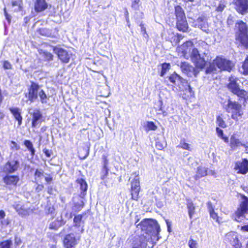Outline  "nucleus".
Listing matches in <instances>:
<instances>
[{
	"mask_svg": "<svg viewBox=\"0 0 248 248\" xmlns=\"http://www.w3.org/2000/svg\"><path fill=\"white\" fill-rule=\"evenodd\" d=\"M235 66L232 61L226 59L222 56H217L212 63L207 67L205 70L206 74H216L217 68L220 71H225L230 72Z\"/></svg>",
	"mask_w": 248,
	"mask_h": 248,
	"instance_id": "nucleus-1",
	"label": "nucleus"
},
{
	"mask_svg": "<svg viewBox=\"0 0 248 248\" xmlns=\"http://www.w3.org/2000/svg\"><path fill=\"white\" fill-rule=\"evenodd\" d=\"M235 41L240 45L248 48V26L242 20L236 21L234 26Z\"/></svg>",
	"mask_w": 248,
	"mask_h": 248,
	"instance_id": "nucleus-2",
	"label": "nucleus"
},
{
	"mask_svg": "<svg viewBox=\"0 0 248 248\" xmlns=\"http://www.w3.org/2000/svg\"><path fill=\"white\" fill-rule=\"evenodd\" d=\"M25 96L31 103L36 100L38 96L42 103H46L48 99L45 91L43 89L40 90V86L38 83L33 81H31V84L28 88V92Z\"/></svg>",
	"mask_w": 248,
	"mask_h": 248,
	"instance_id": "nucleus-3",
	"label": "nucleus"
},
{
	"mask_svg": "<svg viewBox=\"0 0 248 248\" xmlns=\"http://www.w3.org/2000/svg\"><path fill=\"white\" fill-rule=\"evenodd\" d=\"M229 82L227 84V88L233 94L236 95L239 100L246 102L248 100V93L244 89H240L237 79L236 78L230 77Z\"/></svg>",
	"mask_w": 248,
	"mask_h": 248,
	"instance_id": "nucleus-4",
	"label": "nucleus"
},
{
	"mask_svg": "<svg viewBox=\"0 0 248 248\" xmlns=\"http://www.w3.org/2000/svg\"><path fill=\"white\" fill-rule=\"evenodd\" d=\"M225 109L228 113H232L231 118L235 121H238L243 114L242 105L237 101H233L228 99Z\"/></svg>",
	"mask_w": 248,
	"mask_h": 248,
	"instance_id": "nucleus-5",
	"label": "nucleus"
},
{
	"mask_svg": "<svg viewBox=\"0 0 248 248\" xmlns=\"http://www.w3.org/2000/svg\"><path fill=\"white\" fill-rule=\"evenodd\" d=\"M248 211V198L244 196L243 201L240 203L233 215L234 219L237 222H241L245 217V214Z\"/></svg>",
	"mask_w": 248,
	"mask_h": 248,
	"instance_id": "nucleus-6",
	"label": "nucleus"
},
{
	"mask_svg": "<svg viewBox=\"0 0 248 248\" xmlns=\"http://www.w3.org/2000/svg\"><path fill=\"white\" fill-rule=\"evenodd\" d=\"M52 50L62 63L65 64L70 62L72 53L68 50L55 46H52Z\"/></svg>",
	"mask_w": 248,
	"mask_h": 248,
	"instance_id": "nucleus-7",
	"label": "nucleus"
},
{
	"mask_svg": "<svg viewBox=\"0 0 248 248\" xmlns=\"http://www.w3.org/2000/svg\"><path fill=\"white\" fill-rule=\"evenodd\" d=\"M191 59L195 66L194 68L198 70L203 69L206 65V61L203 57H201L197 48L193 49Z\"/></svg>",
	"mask_w": 248,
	"mask_h": 248,
	"instance_id": "nucleus-8",
	"label": "nucleus"
},
{
	"mask_svg": "<svg viewBox=\"0 0 248 248\" xmlns=\"http://www.w3.org/2000/svg\"><path fill=\"white\" fill-rule=\"evenodd\" d=\"M140 181L138 178H134L130 182V193L131 199L138 201L140 199Z\"/></svg>",
	"mask_w": 248,
	"mask_h": 248,
	"instance_id": "nucleus-9",
	"label": "nucleus"
},
{
	"mask_svg": "<svg viewBox=\"0 0 248 248\" xmlns=\"http://www.w3.org/2000/svg\"><path fill=\"white\" fill-rule=\"evenodd\" d=\"M19 166L18 159H10L3 166L2 171L5 174H11L17 170Z\"/></svg>",
	"mask_w": 248,
	"mask_h": 248,
	"instance_id": "nucleus-10",
	"label": "nucleus"
},
{
	"mask_svg": "<svg viewBox=\"0 0 248 248\" xmlns=\"http://www.w3.org/2000/svg\"><path fill=\"white\" fill-rule=\"evenodd\" d=\"M31 127L33 128L39 126L44 121L43 116L39 109L36 108L30 113Z\"/></svg>",
	"mask_w": 248,
	"mask_h": 248,
	"instance_id": "nucleus-11",
	"label": "nucleus"
},
{
	"mask_svg": "<svg viewBox=\"0 0 248 248\" xmlns=\"http://www.w3.org/2000/svg\"><path fill=\"white\" fill-rule=\"evenodd\" d=\"M180 68L182 72L188 77H196L199 73V70L186 62H181Z\"/></svg>",
	"mask_w": 248,
	"mask_h": 248,
	"instance_id": "nucleus-12",
	"label": "nucleus"
},
{
	"mask_svg": "<svg viewBox=\"0 0 248 248\" xmlns=\"http://www.w3.org/2000/svg\"><path fill=\"white\" fill-rule=\"evenodd\" d=\"M233 3L239 14L245 15L248 13V0H234Z\"/></svg>",
	"mask_w": 248,
	"mask_h": 248,
	"instance_id": "nucleus-13",
	"label": "nucleus"
},
{
	"mask_svg": "<svg viewBox=\"0 0 248 248\" xmlns=\"http://www.w3.org/2000/svg\"><path fill=\"white\" fill-rule=\"evenodd\" d=\"M234 170L237 174L245 175L248 172V159L243 158L242 161H236L234 163Z\"/></svg>",
	"mask_w": 248,
	"mask_h": 248,
	"instance_id": "nucleus-14",
	"label": "nucleus"
},
{
	"mask_svg": "<svg viewBox=\"0 0 248 248\" xmlns=\"http://www.w3.org/2000/svg\"><path fill=\"white\" fill-rule=\"evenodd\" d=\"M64 248H75L78 242L76 237L72 233L66 234L62 240Z\"/></svg>",
	"mask_w": 248,
	"mask_h": 248,
	"instance_id": "nucleus-15",
	"label": "nucleus"
},
{
	"mask_svg": "<svg viewBox=\"0 0 248 248\" xmlns=\"http://www.w3.org/2000/svg\"><path fill=\"white\" fill-rule=\"evenodd\" d=\"M19 180V177L17 175L6 174L2 178L3 183L8 187L16 186Z\"/></svg>",
	"mask_w": 248,
	"mask_h": 248,
	"instance_id": "nucleus-16",
	"label": "nucleus"
},
{
	"mask_svg": "<svg viewBox=\"0 0 248 248\" xmlns=\"http://www.w3.org/2000/svg\"><path fill=\"white\" fill-rule=\"evenodd\" d=\"M225 240L235 248H241V244L239 242L238 237L234 232H229L227 233L225 237Z\"/></svg>",
	"mask_w": 248,
	"mask_h": 248,
	"instance_id": "nucleus-17",
	"label": "nucleus"
},
{
	"mask_svg": "<svg viewBox=\"0 0 248 248\" xmlns=\"http://www.w3.org/2000/svg\"><path fill=\"white\" fill-rule=\"evenodd\" d=\"M37 32L42 36L51 38H57L59 36V30L57 28L47 29L45 28H39Z\"/></svg>",
	"mask_w": 248,
	"mask_h": 248,
	"instance_id": "nucleus-18",
	"label": "nucleus"
},
{
	"mask_svg": "<svg viewBox=\"0 0 248 248\" xmlns=\"http://www.w3.org/2000/svg\"><path fill=\"white\" fill-rule=\"evenodd\" d=\"M193 43L191 40H188L183 43L177 47V51L181 53L185 58L187 56V54L190 52L191 47L193 46Z\"/></svg>",
	"mask_w": 248,
	"mask_h": 248,
	"instance_id": "nucleus-19",
	"label": "nucleus"
},
{
	"mask_svg": "<svg viewBox=\"0 0 248 248\" xmlns=\"http://www.w3.org/2000/svg\"><path fill=\"white\" fill-rule=\"evenodd\" d=\"M9 110L12 115L15 122L17 123V126L20 127L23 123L22 110L18 107H11Z\"/></svg>",
	"mask_w": 248,
	"mask_h": 248,
	"instance_id": "nucleus-20",
	"label": "nucleus"
},
{
	"mask_svg": "<svg viewBox=\"0 0 248 248\" xmlns=\"http://www.w3.org/2000/svg\"><path fill=\"white\" fill-rule=\"evenodd\" d=\"M86 214L85 212L81 214H78L75 216L73 219V226L78 228L79 233H82L84 231V221L83 220V217Z\"/></svg>",
	"mask_w": 248,
	"mask_h": 248,
	"instance_id": "nucleus-21",
	"label": "nucleus"
},
{
	"mask_svg": "<svg viewBox=\"0 0 248 248\" xmlns=\"http://www.w3.org/2000/svg\"><path fill=\"white\" fill-rule=\"evenodd\" d=\"M33 7L36 13H41L48 8V4L46 0H34Z\"/></svg>",
	"mask_w": 248,
	"mask_h": 248,
	"instance_id": "nucleus-22",
	"label": "nucleus"
},
{
	"mask_svg": "<svg viewBox=\"0 0 248 248\" xmlns=\"http://www.w3.org/2000/svg\"><path fill=\"white\" fill-rule=\"evenodd\" d=\"M176 28L178 31L186 32L188 31L189 26L186 17L176 19Z\"/></svg>",
	"mask_w": 248,
	"mask_h": 248,
	"instance_id": "nucleus-23",
	"label": "nucleus"
},
{
	"mask_svg": "<svg viewBox=\"0 0 248 248\" xmlns=\"http://www.w3.org/2000/svg\"><path fill=\"white\" fill-rule=\"evenodd\" d=\"M207 207L210 217L218 224H220L222 223L221 217H219L217 213L215 212L214 208L210 202H207Z\"/></svg>",
	"mask_w": 248,
	"mask_h": 248,
	"instance_id": "nucleus-24",
	"label": "nucleus"
},
{
	"mask_svg": "<svg viewBox=\"0 0 248 248\" xmlns=\"http://www.w3.org/2000/svg\"><path fill=\"white\" fill-rule=\"evenodd\" d=\"M230 146L232 150H234L237 147L242 146L247 147L245 144L242 143L238 139H237L234 135L231 137Z\"/></svg>",
	"mask_w": 248,
	"mask_h": 248,
	"instance_id": "nucleus-25",
	"label": "nucleus"
},
{
	"mask_svg": "<svg viewBox=\"0 0 248 248\" xmlns=\"http://www.w3.org/2000/svg\"><path fill=\"white\" fill-rule=\"evenodd\" d=\"M208 174V168L200 166L197 167L196 174L194 176V178L196 180H198L203 177H205Z\"/></svg>",
	"mask_w": 248,
	"mask_h": 248,
	"instance_id": "nucleus-26",
	"label": "nucleus"
},
{
	"mask_svg": "<svg viewBox=\"0 0 248 248\" xmlns=\"http://www.w3.org/2000/svg\"><path fill=\"white\" fill-rule=\"evenodd\" d=\"M174 15L176 17V20L186 17L184 9L181 6L178 5L174 7Z\"/></svg>",
	"mask_w": 248,
	"mask_h": 248,
	"instance_id": "nucleus-27",
	"label": "nucleus"
},
{
	"mask_svg": "<svg viewBox=\"0 0 248 248\" xmlns=\"http://www.w3.org/2000/svg\"><path fill=\"white\" fill-rule=\"evenodd\" d=\"M186 205L189 217L190 219H192L193 215L196 213V206L191 201H188Z\"/></svg>",
	"mask_w": 248,
	"mask_h": 248,
	"instance_id": "nucleus-28",
	"label": "nucleus"
},
{
	"mask_svg": "<svg viewBox=\"0 0 248 248\" xmlns=\"http://www.w3.org/2000/svg\"><path fill=\"white\" fill-rule=\"evenodd\" d=\"M39 54L43 57L44 61L46 62H49L53 61L54 59L53 55L51 52H48L46 50H41L39 51Z\"/></svg>",
	"mask_w": 248,
	"mask_h": 248,
	"instance_id": "nucleus-29",
	"label": "nucleus"
},
{
	"mask_svg": "<svg viewBox=\"0 0 248 248\" xmlns=\"http://www.w3.org/2000/svg\"><path fill=\"white\" fill-rule=\"evenodd\" d=\"M14 208L18 215L22 217H25L29 215V209H26L23 206H20L19 204H16L14 206Z\"/></svg>",
	"mask_w": 248,
	"mask_h": 248,
	"instance_id": "nucleus-30",
	"label": "nucleus"
},
{
	"mask_svg": "<svg viewBox=\"0 0 248 248\" xmlns=\"http://www.w3.org/2000/svg\"><path fill=\"white\" fill-rule=\"evenodd\" d=\"M152 219L150 218H145L143 219L138 225L140 226L142 231H147L151 227V222Z\"/></svg>",
	"mask_w": 248,
	"mask_h": 248,
	"instance_id": "nucleus-31",
	"label": "nucleus"
},
{
	"mask_svg": "<svg viewBox=\"0 0 248 248\" xmlns=\"http://www.w3.org/2000/svg\"><path fill=\"white\" fill-rule=\"evenodd\" d=\"M76 182L79 185L80 188L82 192H84L87 191L88 185L84 178H78L76 180Z\"/></svg>",
	"mask_w": 248,
	"mask_h": 248,
	"instance_id": "nucleus-32",
	"label": "nucleus"
},
{
	"mask_svg": "<svg viewBox=\"0 0 248 248\" xmlns=\"http://www.w3.org/2000/svg\"><path fill=\"white\" fill-rule=\"evenodd\" d=\"M102 159L104 162V165L103 168V169L105 170V172L104 173V174L101 177V179L104 180L107 177L108 174V169L107 167L108 160L107 158V156L105 155H103Z\"/></svg>",
	"mask_w": 248,
	"mask_h": 248,
	"instance_id": "nucleus-33",
	"label": "nucleus"
},
{
	"mask_svg": "<svg viewBox=\"0 0 248 248\" xmlns=\"http://www.w3.org/2000/svg\"><path fill=\"white\" fill-rule=\"evenodd\" d=\"M23 144L30 151L31 155L32 156L34 155L35 153V150L33 147V144L31 141L29 140H25L23 141Z\"/></svg>",
	"mask_w": 248,
	"mask_h": 248,
	"instance_id": "nucleus-34",
	"label": "nucleus"
},
{
	"mask_svg": "<svg viewBox=\"0 0 248 248\" xmlns=\"http://www.w3.org/2000/svg\"><path fill=\"white\" fill-rule=\"evenodd\" d=\"M169 79L172 84L175 85L177 81H181L183 80V78L176 73L175 72L171 74L169 77Z\"/></svg>",
	"mask_w": 248,
	"mask_h": 248,
	"instance_id": "nucleus-35",
	"label": "nucleus"
},
{
	"mask_svg": "<svg viewBox=\"0 0 248 248\" xmlns=\"http://www.w3.org/2000/svg\"><path fill=\"white\" fill-rule=\"evenodd\" d=\"M216 123L219 127L223 128H225L227 127L226 123L223 120L222 114H220L217 116Z\"/></svg>",
	"mask_w": 248,
	"mask_h": 248,
	"instance_id": "nucleus-36",
	"label": "nucleus"
},
{
	"mask_svg": "<svg viewBox=\"0 0 248 248\" xmlns=\"http://www.w3.org/2000/svg\"><path fill=\"white\" fill-rule=\"evenodd\" d=\"M241 68L242 69V74L243 75H248V56H247L242 62Z\"/></svg>",
	"mask_w": 248,
	"mask_h": 248,
	"instance_id": "nucleus-37",
	"label": "nucleus"
},
{
	"mask_svg": "<svg viewBox=\"0 0 248 248\" xmlns=\"http://www.w3.org/2000/svg\"><path fill=\"white\" fill-rule=\"evenodd\" d=\"M170 63L164 62L161 64V71L160 74L161 77H163L166 73L170 69Z\"/></svg>",
	"mask_w": 248,
	"mask_h": 248,
	"instance_id": "nucleus-38",
	"label": "nucleus"
},
{
	"mask_svg": "<svg viewBox=\"0 0 248 248\" xmlns=\"http://www.w3.org/2000/svg\"><path fill=\"white\" fill-rule=\"evenodd\" d=\"M218 137L220 138L226 143L229 142V138L227 136H225L223 134V131L222 129H220L218 127L216 128Z\"/></svg>",
	"mask_w": 248,
	"mask_h": 248,
	"instance_id": "nucleus-39",
	"label": "nucleus"
},
{
	"mask_svg": "<svg viewBox=\"0 0 248 248\" xmlns=\"http://www.w3.org/2000/svg\"><path fill=\"white\" fill-rule=\"evenodd\" d=\"M197 21L199 23V26H200V28L202 30H204L208 26L207 23L206 21V20L203 17H199L197 19Z\"/></svg>",
	"mask_w": 248,
	"mask_h": 248,
	"instance_id": "nucleus-40",
	"label": "nucleus"
},
{
	"mask_svg": "<svg viewBox=\"0 0 248 248\" xmlns=\"http://www.w3.org/2000/svg\"><path fill=\"white\" fill-rule=\"evenodd\" d=\"M61 226V225L60 223V221L58 219H56L49 224V229L50 230L57 231Z\"/></svg>",
	"mask_w": 248,
	"mask_h": 248,
	"instance_id": "nucleus-41",
	"label": "nucleus"
},
{
	"mask_svg": "<svg viewBox=\"0 0 248 248\" xmlns=\"http://www.w3.org/2000/svg\"><path fill=\"white\" fill-rule=\"evenodd\" d=\"M12 245L11 239L3 240L0 242V248H10Z\"/></svg>",
	"mask_w": 248,
	"mask_h": 248,
	"instance_id": "nucleus-42",
	"label": "nucleus"
},
{
	"mask_svg": "<svg viewBox=\"0 0 248 248\" xmlns=\"http://www.w3.org/2000/svg\"><path fill=\"white\" fill-rule=\"evenodd\" d=\"M189 248H198V243L197 240H194L192 236H190L187 243Z\"/></svg>",
	"mask_w": 248,
	"mask_h": 248,
	"instance_id": "nucleus-43",
	"label": "nucleus"
},
{
	"mask_svg": "<svg viewBox=\"0 0 248 248\" xmlns=\"http://www.w3.org/2000/svg\"><path fill=\"white\" fill-rule=\"evenodd\" d=\"M177 147L182 148L184 150H187L188 151H191L190 145L185 142V140L183 139L180 143V144L178 145Z\"/></svg>",
	"mask_w": 248,
	"mask_h": 248,
	"instance_id": "nucleus-44",
	"label": "nucleus"
},
{
	"mask_svg": "<svg viewBox=\"0 0 248 248\" xmlns=\"http://www.w3.org/2000/svg\"><path fill=\"white\" fill-rule=\"evenodd\" d=\"M157 127L155 124L152 121H148L147 122L146 130L150 131L153 130L155 131L157 129Z\"/></svg>",
	"mask_w": 248,
	"mask_h": 248,
	"instance_id": "nucleus-45",
	"label": "nucleus"
},
{
	"mask_svg": "<svg viewBox=\"0 0 248 248\" xmlns=\"http://www.w3.org/2000/svg\"><path fill=\"white\" fill-rule=\"evenodd\" d=\"M34 179L35 182L37 183L39 179L41 178L44 175V172L43 170L36 169L34 172Z\"/></svg>",
	"mask_w": 248,
	"mask_h": 248,
	"instance_id": "nucleus-46",
	"label": "nucleus"
},
{
	"mask_svg": "<svg viewBox=\"0 0 248 248\" xmlns=\"http://www.w3.org/2000/svg\"><path fill=\"white\" fill-rule=\"evenodd\" d=\"M140 4V0H131V7L134 10H139Z\"/></svg>",
	"mask_w": 248,
	"mask_h": 248,
	"instance_id": "nucleus-47",
	"label": "nucleus"
},
{
	"mask_svg": "<svg viewBox=\"0 0 248 248\" xmlns=\"http://www.w3.org/2000/svg\"><path fill=\"white\" fill-rule=\"evenodd\" d=\"M11 4L12 6H17L18 7V9L19 11H21L23 8V0H14L12 1Z\"/></svg>",
	"mask_w": 248,
	"mask_h": 248,
	"instance_id": "nucleus-48",
	"label": "nucleus"
},
{
	"mask_svg": "<svg viewBox=\"0 0 248 248\" xmlns=\"http://www.w3.org/2000/svg\"><path fill=\"white\" fill-rule=\"evenodd\" d=\"M3 67L5 70H9L12 69V65L8 61H4L3 62Z\"/></svg>",
	"mask_w": 248,
	"mask_h": 248,
	"instance_id": "nucleus-49",
	"label": "nucleus"
},
{
	"mask_svg": "<svg viewBox=\"0 0 248 248\" xmlns=\"http://www.w3.org/2000/svg\"><path fill=\"white\" fill-rule=\"evenodd\" d=\"M226 5L224 3L220 2L218 5L217 7L216 11L218 12H221L223 11Z\"/></svg>",
	"mask_w": 248,
	"mask_h": 248,
	"instance_id": "nucleus-50",
	"label": "nucleus"
},
{
	"mask_svg": "<svg viewBox=\"0 0 248 248\" xmlns=\"http://www.w3.org/2000/svg\"><path fill=\"white\" fill-rule=\"evenodd\" d=\"M175 37L176 38L175 40V44H178L181 40L183 39L184 36L181 34L177 33L175 35Z\"/></svg>",
	"mask_w": 248,
	"mask_h": 248,
	"instance_id": "nucleus-51",
	"label": "nucleus"
},
{
	"mask_svg": "<svg viewBox=\"0 0 248 248\" xmlns=\"http://www.w3.org/2000/svg\"><path fill=\"white\" fill-rule=\"evenodd\" d=\"M10 142L11 144L13 145L11 147L12 149H15L16 150H19L20 149L19 145L16 141L12 140Z\"/></svg>",
	"mask_w": 248,
	"mask_h": 248,
	"instance_id": "nucleus-52",
	"label": "nucleus"
},
{
	"mask_svg": "<svg viewBox=\"0 0 248 248\" xmlns=\"http://www.w3.org/2000/svg\"><path fill=\"white\" fill-rule=\"evenodd\" d=\"M155 146L156 148L159 150H162L164 148L163 144L159 141L156 142Z\"/></svg>",
	"mask_w": 248,
	"mask_h": 248,
	"instance_id": "nucleus-53",
	"label": "nucleus"
},
{
	"mask_svg": "<svg viewBox=\"0 0 248 248\" xmlns=\"http://www.w3.org/2000/svg\"><path fill=\"white\" fill-rule=\"evenodd\" d=\"M140 29H141V31L142 33V35L144 36H146L147 37L148 36L147 33V32H146V28L145 27H144V24H142V23H141L140 24Z\"/></svg>",
	"mask_w": 248,
	"mask_h": 248,
	"instance_id": "nucleus-54",
	"label": "nucleus"
},
{
	"mask_svg": "<svg viewBox=\"0 0 248 248\" xmlns=\"http://www.w3.org/2000/svg\"><path fill=\"white\" fill-rule=\"evenodd\" d=\"M43 153L45 154V155L47 157H50L51 155L52 154L51 151H49V150H48V149H47L46 148H45V149H43Z\"/></svg>",
	"mask_w": 248,
	"mask_h": 248,
	"instance_id": "nucleus-55",
	"label": "nucleus"
},
{
	"mask_svg": "<svg viewBox=\"0 0 248 248\" xmlns=\"http://www.w3.org/2000/svg\"><path fill=\"white\" fill-rule=\"evenodd\" d=\"M74 206L76 208L75 210V212H78L82 208L83 206V204H75Z\"/></svg>",
	"mask_w": 248,
	"mask_h": 248,
	"instance_id": "nucleus-56",
	"label": "nucleus"
},
{
	"mask_svg": "<svg viewBox=\"0 0 248 248\" xmlns=\"http://www.w3.org/2000/svg\"><path fill=\"white\" fill-rule=\"evenodd\" d=\"M44 186L43 184H38L35 188V190L37 192H39L43 189Z\"/></svg>",
	"mask_w": 248,
	"mask_h": 248,
	"instance_id": "nucleus-57",
	"label": "nucleus"
},
{
	"mask_svg": "<svg viewBox=\"0 0 248 248\" xmlns=\"http://www.w3.org/2000/svg\"><path fill=\"white\" fill-rule=\"evenodd\" d=\"M45 179L46 182L48 184L52 181L53 178L52 176H51L50 175H48V176L45 177Z\"/></svg>",
	"mask_w": 248,
	"mask_h": 248,
	"instance_id": "nucleus-58",
	"label": "nucleus"
},
{
	"mask_svg": "<svg viewBox=\"0 0 248 248\" xmlns=\"http://www.w3.org/2000/svg\"><path fill=\"white\" fill-rule=\"evenodd\" d=\"M6 216L5 213L3 210H0V220L3 219Z\"/></svg>",
	"mask_w": 248,
	"mask_h": 248,
	"instance_id": "nucleus-59",
	"label": "nucleus"
},
{
	"mask_svg": "<svg viewBox=\"0 0 248 248\" xmlns=\"http://www.w3.org/2000/svg\"><path fill=\"white\" fill-rule=\"evenodd\" d=\"M187 87H188V91L189 93H190V95L191 96L193 95L194 92L192 91V89L191 86L189 84H188Z\"/></svg>",
	"mask_w": 248,
	"mask_h": 248,
	"instance_id": "nucleus-60",
	"label": "nucleus"
},
{
	"mask_svg": "<svg viewBox=\"0 0 248 248\" xmlns=\"http://www.w3.org/2000/svg\"><path fill=\"white\" fill-rule=\"evenodd\" d=\"M4 15H5V17H6V19H7L8 21H10V20H11L10 17V16H9V15L8 14V13H7V12H6V9H5V8L4 9Z\"/></svg>",
	"mask_w": 248,
	"mask_h": 248,
	"instance_id": "nucleus-61",
	"label": "nucleus"
},
{
	"mask_svg": "<svg viewBox=\"0 0 248 248\" xmlns=\"http://www.w3.org/2000/svg\"><path fill=\"white\" fill-rule=\"evenodd\" d=\"M241 230L244 231L248 232V224L242 226Z\"/></svg>",
	"mask_w": 248,
	"mask_h": 248,
	"instance_id": "nucleus-62",
	"label": "nucleus"
},
{
	"mask_svg": "<svg viewBox=\"0 0 248 248\" xmlns=\"http://www.w3.org/2000/svg\"><path fill=\"white\" fill-rule=\"evenodd\" d=\"M4 113L2 111H0V122H1L4 118Z\"/></svg>",
	"mask_w": 248,
	"mask_h": 248,
	"instance_id": "nucleus-63",
	"label": "nucleus"
},
{
	"mask_svg": "<svg viewBox=\"0 0 248 248\" xmlns=\"http://www.w3.org/2000/svg\"><path fill=\"white\" fill-rule=\"evenodd\" d=\"M54 210V209L53 208V207H49L47 209L48 213V214H52V213H53Z\"/></svg>",
	"mask_w": 248,
	"mask_h": 248,
	"instance_id": "nucleus-64",
	"label": "nucleus"
}]
</instances>
